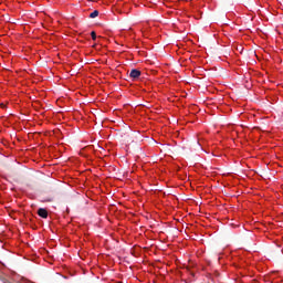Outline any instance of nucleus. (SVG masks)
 Returning <instances> with one entry per match:
<instances>
[{
    "label": "nucleus",
    "mask_w": 283,
    "mask_h": 283,
    "mask_svg": "<svg viewBox=\"0 0 283 283\" xmlns=\"http://www.w3.org/2000/svg\"><path fill=\"white\" fill-rule=\"evenodd\" d=\"M38 216H40V218H48V210L45 208H40L38 210Z\"/></svg>",
    "instance_id": "nucleus-2"
},
{
    "label": "nucleus",
    "mask_w": 283,
    "mask_h": 283,
    "mask_svg": "<svg viewBox=\"0 0 283 283\" xmlns=\"http://www.w3.org/2000/svg\"><path fill=\"white\" fill-rule=\"evenodd\" d=\"M129 76L133 81H137V78H140V71L138 69H133L130 70Z\"/></svg>",
    "instance_id": "nucleus-1"
},
{
    "label": "nucleus",
    "mask_w": 283,
    "mask_h": 283,
    "mask_svg": "<svg viewBox=\"0 0 283 283\" xmlns=\"http://www.w3.org/2000/svg\"><path fill=\"white\" fill-rule=\"evenodd\" d=\"M91 36H92L93 41H96V32L95 31L91 32Z\"/></svg>",
    "instance_id": "nucleus-4"
},
{
    "label": "nucleus",
    "mask_w": 283,
    "mask_h": 283,
    "mask_svg": "<svg viewBox=\"0 0 283 283\" xmlns=\"http://www.w3.org/2000/svg\"><path fill=\"white\" fill-rule=\"evenodd\" d=\"M96 17H98V10H94L90 13V19H96Z\"/></svg>",
    "instance_id": "nucleus-3"
}]
</instances>
